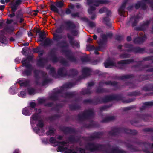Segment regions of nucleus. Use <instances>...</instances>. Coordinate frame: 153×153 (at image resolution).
Returning <instances> with one entry per match:
<instances>
[{
    "mask_svg": "<svg viewBox=\"0 0 153 153\" xmlns=\"http://www.w3.org/2000/svg\"><path fill=\"white\" fill-rule=\"evenodd\" d=\"M82 75L84 77H87L91 75V70L88 68L85 67L83 68L82 70Z\"/></svg>",
    "mask_w": 153,
    "mask_h": 153,
    "instance_id": "nucleus-21",
    "label": "nucleus"
},
{
    "mask_svg": "<svg viewBox=\"0 0 153 153\" xmlns=\"http://www.w3.org/2000/svg\"><path fill=\"white\" fill-rule=\"evenodd\" d=\"M112 105V104H109L108 105H105L103 106L100 107L99 109L100 111H103L106 110L107 109L111 107Z\"/></svg>",
    "mask_w": 153,
    "mask_h": 153,
    "instance_id": "nucleus-62",
    "label": "nucleus"
},
{
    "mask_svg": "<svg viewBox=\"0 0 153 153\" xmlns=\"http://www.w3.org/2000/svg\"><path fill=\"white\" fill-rule=\"evenodd\" d=\"M106 42L102 40H100L98 42L99 46L98 47V49L100 51H102L105 48V43Z\"/></svg>",
    "mask_w": 153,
    "mask_h": 153,
    "instance_id": "nucleus-37",
    "label": "nucleus"
},
{
    "mask_svg": "<svg viewBox=\"0 0 153 153\" xmlns=\"http://www.w3.org/2000/svg\"><path fill=\"white\" fill-rule=\"evenodd\" d=\"M110 147L111 146L109 143L106 144H95L93 142H89L85 146V148L91 152H93L96 151H103L106 153H127V152L122 149H120L118 146H117L112 148L111 151L109 152L106 149V147Z\"/></svg>",
    "mask_w": 153,
    "mask_h": 153,
    "instance_id": "nucleus-1",
    "label": "nucleus"
},
{
    "mask_svg": "<svg viewBox=\"0 0 153 153\" xmlns=\"http://www.w3.org/2000/svg\"><path fill=\"white\" fill-rule=\"evenodd\" d=\"M115 119L114 116H108L106 117L101 121L102 123H107L113 121Z\"/></svg>",
    "mask_w": 153,
    "mask_h": 153,
    "instance_id": "nucleus-42",
    "label": "nucleus"
},
{
    "mask_svg": "<svg viewBox=\"0 0 153 153\" xmlns=\"http://www.w3.org/2000/svg\"><path fill=\"white\" fill-rule=\"evenodd\" d=\"M112 101H119L123 99V96L121 94H118L116 95H111Z\"/></svg>",
    "mask_w": 153,
    "mask_h": 153,
    "instance_id": "nucleus-40",
    "label": "nucleus"
},
{
    "mask_svg": "<svg viewBox=\"0 0 153 153\" xmlns=\"http://www.w3.org/2000/svg\"><path fill=\"white\" fill-rule=\"evenodd\" d=\"M63 51L67 53L66 56L67 59L70 61L73 62H76L77 61L76 58L73 55H69L70 51L68 50H63Z\"/></svg>",
    "mask_w": 153,
    "mask_h": 153,
    "instance_id": "nucleus-24",
    "label": "nucleus"
},
{
    "mask_svg": "<svg viewBox=\"0 0 153 153\" xmlns=\"http://www.w3.org/2000/svg\"><path fill=\"white\" fill-rule=\"evenodd\" d=\"M134 62H137V61H134L133 59H131L121 60L118 61L117 62V64L120 65L119 67L120 69L123 70H125L126 67V65L129 64L131 63Z\"/></svg>",
    "mask_w": 153,
    "mask_h": 153,
    "instance_id": "nucleus-11",
    "label": "nucleus"
},
{
    "mask_svg": "<svg viewBox=\"0 0 153 153\" xmlns=\"http://www.w3.org/2000/svg\"><path fill=\"white\" fill-rule=\"evenodd\" d=\"M50 74L53 77L55 78H58V75L56 74L55 68L53 67H50Z\"/></svg>",
    "mask_w": 153,
    "mask_h": 153,
    "instance_id": "nucleus-50",
    "label": "nucleus"
},
{
    "mask_svg": "<svg viewBox=\"0 0 153 153\" xmlns=\"http://www.w3.org/2000/svg\"><path fill=\"white\" fill-rule=\"evenodd\" d=\"M65 25V30L66 31H71V33L72 35L71 36L68 33L67 34V38L69 40V42L70 45L72 46H75L77 48L79 47V43L76 42L74 40L73 36H76L78 34V31L75 29L76 28V25L73 22L70 20H68L64 22Z\"/></svg>",
    "mask_w": 153,
    "mask_h": 153,
    "instance_id": "nucleus-2",
    "label": "nucleus"
},
{
    "mask_svg": "<svg viewBox=\"0 0 153 153\" xmlns=\"http://www.w3.org/2000/svg\"><path fill=\"white\" fill-rule=\"evenodd\" d=\"M118 83L117 82L115 81L112 82L111 81H109L105 82L101 81L99 83V87H100V86H102V85L104 84L107 85H110L114 86H116L117 85Z\"/></svg>",
    "mask_w": 153,
    "mask_h": 153,
    "instance_id": "nucleus-25",
    "label": "nucleus"
},
{
    "mask_svg": "<svg viewBox=\"0 0 153 153\" xmlns=\"http://www.w3.org/2000/svg\"><path fill=\"white\" fill-rule=\"evenodd\" d=\"M69 109L71 111L79 110L81 108V105L76 103L70 104L69 105Z\"/></svg>",
    "mask_w": 153,
    "mask_h": 153,
    "instance_id": "nucleus-30",
    "label": "nucleus"
},
{
    "mask_svg": "<svg viewBox=\"0 0 153 153\" xmlns=\"http://www.w3.org/2000/svg\"><path fill=\"white\" fill-rule=\"evenodd\" d=\"M146 38V36L145 35L142 37H136L134 39L133 42L135 44H140L144 42Z\"/></svg>",
    "mask_w": 153,
    "mask_h": 153,
    "instance_id": "nucleus-22",
    "label": "nucleus"
},
{
    "mask_svg": "<svg viewBox=\"0 0 153 153\" xmlns=\"http://www.w3.org/2000/svg\"><path fill=\"white\" fill-rule=\"evenodd\" d=\"M104 133L103 132H94L92 135L88 137H81L85 140L92 141L95 139H99L103 135Z\"/></svg>",
    "mask_w": 153,
    "mask_h": 153,
    "instance_id": "nucleus-9",
    "label": "nucleus"
},
{
    "mask_svg": "<svg viewBox=\"0 0 153 153\" xmlns=\"http://www.w3.org/2000/svg\"><path fill=\"white\" fill-rule=\"evenodd\" d=\"M64 105L62 103H59L56 104L54 107L51 108V110L56 111L58 113L60 110V108H62Z\"/></svg>",
    "mask_w": 153,
    "mask_h": 153,
    "instance_id": "nucleus-34",
    "label": "nucleus"
},
{
    "mask_svg": "<svg viewBox=\"0 0 153 153\" xmlns=\"http://www.w3.org/2000/svg\"><path fill=\"white\" fill-rule=\"evenodd\" d=\"M139 18L140 17L138 15L132 16L129 20L126 23V25L128 26L131 25L132 27L136 26L139 21Z\"/></svg>",
    "mask_w": 153,
    "mask_h": 153,
    "instance_id": "nucleus-12",
    "label": "nucleus"
},
{
    "mask_svg": "<svg viewBox=\"0 0 153 153\" xmlns=\"http://www.w3.org/2000/svg\"><path fill=\"white\" fill-rule=\"evenodd\" d=\"M58 146L57 147V149L58 150H57V152L59 151L60 152H64L65 150L68 149V148L67 147H64L58 144L55 145V146Z\"/></svg>",
    "mask_w": 153,
    "mask_h": 153,
    "instance_id": "nucleus-61",
    "label": "nucleus"
},
{
    "mask_svg": "<svg viewBox=\"0 0 153 153\" xmlns=\"http://www.w3.org/2000/svg\"><path fill=\"white\" fill-rule=\"evenodd\" d=\"M151 84H148L142 88V90L145 91H151Z\"/></svg>",
    "mask_w": 153,
    "mask_h": 153,
    "instance_id": "nucleus-59",
    "label": "nucleus"
},
{
    "mask_svg": "<svg viewBox=\"0 0 153 153\" xmlns=\"http://www.w3.org/2000/svg\"><path fill=\"white\" fill-rule=\"evenodd\" d=\"M78 71L74 69H70L68 71V76L69 77L74 78L78 74Z\"/></svg>",
    "mask_w": 153,
    "mask_h": 153,
    "instance_id": "nucleus-27",
    "label": "nucleus"
},
{
    "mask_svg": "<svg viewBox=\"0 0 153 153\" xmlns=\"http://www.w3.org/2000/svg\"><path fill=\"white\" fill-rule=\"evenodd\" d=\"M10 29V27L7 26L5 27L4 30L0 32V42L5 44L8 43V41L7 38L5 36V31H7Z\"/></svg>",
    "mask_w": 153,
    "mask_h": 153,
    "instance_id": "nucleus-14",
    "label": "nucleus"
},
{
    "mask_svg": "<svg viewBox=\"0 0 153 153\" xmlns=\"http://www.w3.org/2000/svg\"><path fill=\"white\" fill-rule=\"evenodd\" d=\"M141 93L140 91H135L128 93L127 95L129 96H140L141 95Z\"/></svg>",
    "mask_w": 153,
    "mask_h": 153,
    "instance_id": "nucleus-52",
    "label": "nucleus"
},
{
    "mask_svg": "<svg viewBox=\"0 0 153 153\" xmlns=\"http://www.w3.org/2000/svg\"><path fill=\"white\" fill-rule=\"evenodd\" d=\"M50 99L53 101H56L59 100V97L57 94L54 93L51 96Z\"/></svg>",
    "mask_w": 153,
    "mask_h": 153,
    "instance_id": "nucleus-64",
    "label": "nucleus"
},
{
    "mask_svg": "<svg viewBox=\"0 0 153 153\" xmlns=\"http://www.w3.org/2000/svg\"><path fill=\"white\" fill-rule=\"evenodd\" d=\"M56 46L63 49H67L69 46L67 41L65 40L58 42L56 44Z\"/></svg>",
    "mask_w": 153,
    "mask_h": 153,
    "instance_id": "nucleus-23",
    "label": "nucleus"
},
{
    "mask_svg": "<svg viewBox=\"0 0 153 153\" xmlns=\"http://www.w3.org/2000/svg\"><path fill=\"white\" fill-rule=\"evenodd\" d=\"M79 95L78 93L75 92H66L62 94L61 97L65 98H75L74 101L76 102L78 101V99L76 98V96Z\"/></svg>",
    "mask_w": 153,
    "mask_h": 153,
    "instance_id": "nucleus-15",
    "label": "nucleus"
},
{
    "mask_svg": "<svg viewBox=\"0 0 153 153\" xmlns=\"http://www.w3.org/2000/svg\"><path fill=\"white\" fill-rule=\"evenodd\" d=\"M22 2L21 0H17L14 3H10V7L11 8L12 13L8 15V17L12 18L15 16V13L18 9V6L21 4Z\"/></svg>",
    "mask_w": 153,
    "mask_h": 153,
    "instance_id": "nucleus-8",
    "label": "nucleus"
},
{
    "mask_svg": "<svg viewBox=\"0 0 153 153\" xmlns=\"http://www.w3.org/2000/svg\"><path fill=\"white\" fill-rule=\"evenodd\" d=\"M150 21H146V22H144L139 26L137 27L136 30L137 31H144L146 30L148 27L150 23Z\"/></svg>",
    "mask_w": 153,
    "mask_h": 153,
    "instance_id": "nucleus-18",
    "label": "nucleus"
},
{
    "mask_svg": "<svg viewBox=\"0 0 153 153\" xmlns=\"http://www.w3.org/2000/svg\"><path fill=\"white\" fill-rule=\"evenodd\" d=\"M127 3V1H125L123 2L121 6L120 7L118 10V12L120 15L122 16L125 17L124 15L125 9L126 7V5Z\"/></svg>",
    "mask_w": 153,
    "mask_h": 153,
    "instance_id": "nucleus-20",
    "label": "nucleus"
},
{
    "mask_svg": "<svg viewBox=\"0 0 153 153\" xmlns=\"http://www.w3.org/2000/svg\"><path fill=\"white\" fill-rule=\"evenodd\" d=\"M137 132V131L135 130L129 129L124 127H114L112 128L111 130L108 132V134L110 136H119L121 133L136 135Z\"/></svg>",
    "mask_w": 153,
    "mask_h": 153,
    "instance_id": "nucleus-3",
    "label": "nucleus"
},
{
    "mask_svg": "<svg viewBox=\"0 0 153 153\" xmlns=\"http://www.w3.org/2000/svg\"><path fill=\"white\" fill-rule=\"evenodd\" d=\"M96 92L97 93H106L108 92L107 89L98 87L96 90Z\"/></svg>",
    "mask_w": 153,
    "mask_h": 153,
    "instance_id": "nucleus-47",
    "label": "nucleus"
},
{
    "mask_svg": "<svg viewBox=\"0 0 153 153\" xmlns=\"http://www.w3.org/2000/svg\"><path fill=\"white\" fill-rule=\"evenodd\" d=\"M145 49L138 47H134L133 46L126 49H123L120 50V51H125L128 52H133L134 53H143Z\"/></svg>",
    "mask_w": 153,
    "mask_h": 153,
    "instance_id": "nucleus-10",
    "label": "nucleus"
},
{
    "mask_svg": "<svg viewBox=\"0 0 153 153\" xmlns=\"http://www.w3.org/2000/svg\"><path fill=\"white\" fill-rule=\"evenodd\" d=\"M53 43L52 40L48 38H46V39L44 41L42 45L44 46H50L52 45Z\"/></svg>",
    "mask_w": 153,
    "mask_h": 153,
    "instance_id": "nucleus-44",
    "label": "nucleus"
},
{
    "mask_svg": "<svg viewBox=\"0 0 153 153\" xmlns=\"http://www.w3.org/2000/svg\"><path fill=\"white\" fill-rule=\"evenodd\" d=\"M33 59V57L32 56L29 55L26 58H23L21 61V63L22 64L24 63L26 64H31L30 63V61H32Z\"/></svg>",
    "mask_w": 153,
    "mask_h": 153,
    "instance_id": "nucleus-35",
    "label": "nucleus"
},
{
    "mask_svg": "<svg viewBox=\"0 0 153 153\" xmlns=\"http://www.w3.org/2000/svg\"><path fill=\"white\" fill-rule=\"evenodd\" d=\"M149 0H142V1H138L135 5V9H137L141 7V9L143 10H146L147 8V7L146 4L143 2V1L146 2L149 1Z\"/></svg>",
    "mask_w": 153,
    "mask_h": 153,
    "instance_id": "nucleus-19",
    "label": "nucleus"
},
{
    "mask_svg": "<svg viewBox=\"0 0 153 153\" xmlns=\"http://www.w3.org/2000/svg\"><path fill=\"white\" fill-rule=\"evenodd\" d=\"M22 66L25 68L22 71V73L23 76H30L31 75L34 67L32 64L23 63Z\"/></svg>",
    "mask_w": 153,
    "mask_h": 153,
    "instance_id": "nucleus-7",
    "label": "nucleus"
},
{
    "mask_svg": "<svg viewBox=\"0 0 153 153\" xmlns=\"http://www.w3.org/2000/svg\"><path fill=\"white\" fill-rule=\"evenodd\" d=\"M74 84L73 83L68 82L63 84L62 87L64 90H65V88H70L74 86Z\"/></svg>",
    "mask_w": 153,
    "mask_h": 153,
    "instance_id": "nucleus-53",
    "label": "nucleus"
},
{
    "mask_svg": "<svg viewBox=\"0 0 153 153\" xmlns=\"http://www.w3.org/2000/svg\"><path fill=\"white\" fill-rule=\"evenodd\" d=\"M135 99V98H128L127 99H124L122 100V102L123 103H128L134 101Z\"/></svg>",
    "mask_w": 153,
    "mask_h": 153,
    "instance_id": "nucleus-63",
    "label": "nucleus"
},
{
    "mask_svg": "<svg viewBox=\"0 0 153 153\" xmlns=\"http://www.w3.org/2000/svg\"><path fill=\"white\" fill-rule=\"evenodd\" d=\"M64 30V28L63 25H61L59 27H57L55 30V32L58 34L62 33Z\"/></svg>",
    "mask_w": 153,
    "mask_h": 153,
    "instance_id": "nucleus-55",
    "label": "nucleus"
},
{
    "mask_svg": "<svg viewBox=\"0 0 153 153\" xmlns=\"http://www.w3.org/2000/svg\"><path fill=\"white\" fill-rule=\"evenodd\" d=\"M32 109L30 108L25 107L22 111V113L23 114L26 116H29L32 113Z\"/></svg>",
    "mask_w": 153,
    "mask_h": 153,
    "instance_id": "nucleus-32",
    "label": "nucleus"
},
{
    "mask_svg": "<svg viewBox=\"0 0 153 153\" xmlns=\"http://www.w3.org/2000/svg\"><path fill=\"white\" fill-rule=\"evenodd\" d=\"M134 76L133 74H127L126 75H123L121 76H118L117 79L119 80H124L125 79H132L134 78Z\"/></svg>",
    "mask_w": 153,
    "mask_h": 153,
    "instance_id": "nucleus-29",
    "label": "nucleus"
},
{
    "mask_svg": "<svg viewBox=\"0 0 153 153\" xmlns=\"http://www.w3.org/2000/svg\"><path fill=\"white\" fill-rule=\"evenodd\" d=\"M94 113L92 110L88 109L84 111L81 114H79L77 116V119L80 121L89 120L93 117Z\"/></svg>",
    "mask_w": 153,
    "mask_h": 153,
    "instance_id": "nucleus-5",
    "label": "nucleus"
},
{
    "mask_svg": "<svg viewBox=\"0 0 153 153\" xmlns=\"http://www.w3.org/2000/svg\"><path fill=\"white\" fill-rule=\"evenodd\" d=\"M149 75H141L139 76V79L140 82L144 81L146 80H148L149 79Z\"/></svg>",
    "mask_w": 153,
    "mask_h": 153,
    "instance_id": "nucleus-57",
    "label": "nucleus"
},
{
    "mask_svg": "<svg viewBox=\"0 0 153 153\" xmlns=\"http://www.w3.org/2000/svg\"><path fill=\"white\" fill-rule=\"evenodd\" d=\"M53 37L52 39L55 41L59 42L62 39V35L55 33H53Z\"/></svg>",
    "mask_w": 153,
    "mask_h": 153,
    "instance_id": "nucleus-43",
    "label": "nucleus"
},
{
    "mask_svg": "<svg viewBox=\"0 0 153 153\" xmlns=\"http://www.w3.org/2000/svg\"><path fill=\"white\" fill-rule=\"evenodd\" d=\"M137 62H135L138 63L137 64L134 65L132 67L134 68L135 70L136 71H142L143 70V64L141 63L142 61H137Z\"/></svg>",
    "mask_w": 153,
    "mask_h": 153,
    "instance_id": "nucleus-26",
    "label": "nucleus"
},
{
    "mask_svg": "<svg viewBox=\"0 0 153 153\" xmlns=\"http://www.w3.org/2000/svg\"><path fill=\"white\" fill-rule=\"evenodd\" d=\"M51 81V79L45 78L43 80L42 83V86H45Z\"/></svg>",
    "mask_w": 153,
    "mask_h": 153,
    "instance_id": "nucleus-60",
    "label": "nucleus"
},
{
    "mask_svg": "<svg viewBox=\"0 0 153 153\" xmlns=\"http://www.w3.org/2000/svg\"><path fill=\"white\" fill-rule=\"evenodd\" d=\"M127 141L130 143L136 144L142 147L143 151L146 153H153V152H150L149 150L153 148V143L147 142H141L138 141L136 138L133 137H131L128 139Z\"/></svg>",
    "mask_w": 153,
    "mask_h": 153,
    "instance_id": "nucleus-4",
    "label": "nucleus"
},
{
    "mask_svg": "<svg viewBox=\"0 0 153 153\" xmlns=\"http://www.w3.org/2000/svg\"><path fill=\"white\" fill-rule=\"evenodd\" d=\"M93 105H96L98 104H102V97H95L93 99Z\"/></svg>",
    "mask_w": 153,
    "mask_h": 153,
    "instance_id": "nucleus-38",
    "label": "nucleus"
},
{
    "mask_svg": "<svg viewBox=\"0 0 153 153\" xmlns=\"http://www.w3.org/2000/svg\"><path fill=\"white\" fill-rule=\"evenodd\" d=\"M60 117L59 115L55 114L53 116H51L48 117V120L51 122H52Z\"/></svg>",
    "mask_w": 153,
    "mask_h": 153,
    "instance_id": "nucleus-56",
    "label": "nucleus"
},
{
    "mask_svg": "<svg viewBox=\"0 0 153 153\" xmlns=\"http://www.w3.org/2000/svg\"><path fill=\"white\" fill-rule=\"evenodd\" d=\"M103 22H105L106 25L108 26H110L111 24L109 22L110 19L108 17L106 16L103 18Z\"/></svg>",
    "mask_w": 153,
    "mask_h": 153,
    "instance_id": "nucleus-58",
    "label": "nucleus"
},
{
    "mask_svg": "<svg viewBox=\"0 0 153 153\" xmlns=\"http://www.w3.org/2000/svg\"><path fill=\"white\" fill-rule=\"evenodd\" d=\"M102 103H105L109 102L112 101V96L111 95H107L105 96L104 97H102Z\"/></svg>",
    "mask_w": 153,
    "mask_h": 153,
    "instance_id": "nucleus-46",
    "label": "nucleus"
},
{
    "mask_svg": "<svg viewBox=\"0 0 153 153\" xmlns=\"http://www.w3.org/2000/svg\"><path fill=\"white\" fill-rule=\"evenodd\" d=\"M48 55L50 59L54 63H56L59 61V59L56 54V50L53 48L48 53Z\"/></svg>",
    "mask_w": 153,
    "mask_h": 153,
    "instance_id": "nucleus-13",
    "label": "nucleus"
},
{
    "mask_svg": "<svg viewBox=\"0 0 153 153\" xmlns=\"http://www.w3.org/2000/svg\"><path fill=\"white\" fill-rule=\"evenodd\" d=\"M58 76H59L61 77H65L68 76V71L67 69L64 67L60 68L57 72Z\"/></svg>",
    "mask_w": 153,
    "mask_h": 153,
    "instance_id": "nucleus-17",
    "label": "nucleus"
},
{
    "mask_svg": "<svg viewBox=\"0 0 153 153\" xmlns=\"http://www.w3.org/2000/svg\"><path fill=\"white\" fill-rule=\"evenodd\" d=\"M40 72V70L37 69H35L34 71V76L35 78L37 80V81H35V82L37 85L39 83V81L38 80L40 78L39 75Z\"/></svg>",
    "mask_w": 153,
    "mask_h": 153,
    "instance_id": "nucleus-39",
    "label": "nucleus"
},
{
    "mask_svg": "<svg viewBox=\"0 0 153 153\" xmlns=\"http://www.w3.org/2000/svg\"><path fill=\"white\" fill-rule=\"evenodd\" d=\"M83 20L88 24L89 26L91 28H93L95 26V24L92 21H90L87 18L84 17L83 18Z\"/></svg>",
    "mask_w": 153,
    "mask_h": 153,
    "instance_id": "nucleus-54",
    "label": "nucleus"
},
{
    "mask_svg": "<svg viewBox=\"0 0 153 153\" xmlns=\"http://www.w3.org/2000/svg\"><path fill=\"white\" fill-rule=\"evenodd\" d=\"M109 3V1L107 0H93L92 1V4L93 5L98 7L100 4H107Z\"/></svg>",
    "mask_w": 153,
    "mask_h": 153,
    "instance_id": "nucleus-28",
    "label": "nucleus"
},
{
    "mask_svg": "<svg viewBox=\"0 0 153 153\" xmlns=\"http://www.w3.org/2000/svg\"><path fill=\"white\" fill-rule=\"evenodd\" d=\"M39 114L37 113L34 114L30 118V123L31 124H34V121H38L39 119Z\"/></svg>",
    "mask_w": 153,
    "mask_h": 153,
    "instance_id": "nucleus-31",
    "label": "nucleus"
},
{
    "mask_svg": "<svg viewBox=\"0 0 153 153\" xmlns=\"http://www.w3.org/2000/svg\"><path fill=\"white\" fill-rule=\"evenodd\" d=\"M81 136H77L76 138L73 135H70L66 141H58L57 142V144L59 145L60 144L64 146L65 144H67L68 143L70 142L71 143H74L76 142H81Z\"/></svg>",
    "mask_w": 153,
    "mask_h": 153,
    "instance_id": "nucleus-6",
    "label": "nucleus"
},
{
    "mask_svg": "<svg viewBox=\"0 0 153 153\" xmlns=\"http://www.w3.org/2000/svg\"><path fill=\"white\" fill-rule=\"evenodd\" d=\"M92 92L91 90V89L89 88L83 89L80 92V93L82 95L90 94Z\"/></svg>",
    "mask_w": 153,
    "mask_h": 153,
    "instance_id": "nucleus-48",
    "label": "nucleus"
},
{
    "mask_svg": "<svg viewBox=\"0 0 153 153\" xmlns=\"http://www.w3.org/2000/svg\"><path fill=\"white\" fill-rule=\"evenodd\" d=\"M46 60V59L44 58H40L37 61V65L40 67H44L45 63L44 62Z\"/></svg>",
    "mask_w": 153,
    "mask_h": 153,
    "instance_id": "nucleus-41",
    "label": "nucleus"
},
{
    "mask_svg": "<svg viewBox=\"0 0 153 153\" xmlns=\"http://www.w3.org/2000/svg\"><path fill=\"white\" fill-rule=\"evenodd\" d=\"M68 8L66 9L65 11V13L67 15L71 14V10H73L75 8L74 5L71 4L68 5Z\"/></svg>",
    "mask_w": 153,
    "mask_h": 153,
    "instance_id": "nucleus-51",
    "label": "nucleus"
},
{
    "mask_svg": "<svg viewBox=\"0 0 153 153\" xmlns=\"http://www.w3.org/2000/svg\"><path fill=\"white\" fill-rule=\"evenodd\" d=\"M59 129L65 134L75 133L76 132V130L71 127L62 126L60 127Z\"/></svg>",
    "mask_w": 153,
    "mask_h": 153,
    "instance_id": "nucleus-16",
    "label": "nucleus"
},
{
    "mask_svg": "<svg viewBox=\"0 0 153 153\" xmlns=\"http://www.w3.org/2000/svg\"><path fill=\"white\" fill-rule=\"evenodd\" d=\"M39 35V38L38 39V41L39 42H43L45 38H46L45 37L46 35V33L45 32H42L38 34Z\"/></svg>",
    "mask_w": 153,
    "mask_h": 153,
    "instance_id": "nucleus-49",
    "label": "nucleus"
},
{
    "mask_svg": "<svg viewBox=\"0 0 153 153\" xmlns=\"http://www.w3.org/2000/svg\"><path fill=\"white\" fill-rule=\"evenodd\" d=\"M137 117L138 118L144 121H147L149 120V115L148 114L137 113Z\"/></svg>",
    "mask_w": 153,
    "mask_h": 153,
    "instance_id": "nucleus-36",
    "label": "nucleus"
},
{
    "mask_svg": "<svg viewBox=\"0 0 153 153\" xmlns=\"http://www.w3.org/2000/svg\"><path fill=\"white\" fill-rule=\"evenodd\" d=\"M115 64L113 61L110 60H107L104 62V65L106 68H109L110 66H114Z\"/></svg>",
    "mask_w": 153,
    "mask_h": 153,
    "instance_id": "nucleus-45",
    "label": "nucleus"
},
{
    "mask_svg": "<svg viewBox=\"0 0 153 153\" xmlns=\"http://www.w3.org/2000/svg\"><path fill=\"white\" fill-rule=\"evenodd\" d=\"M125 145L127 147V149L129 150L131 152H137L139 150L137 147L129 143H126Z\"/></svg>",
    "mask_w": 153,
    "mask_h": 153,
    "instance_id": "nucleus-33",
    "label": "nucleus"
}]
</instances>
